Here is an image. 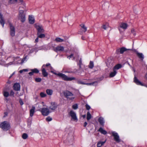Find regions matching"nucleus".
Wrapping results in <instances>:
<instances>
[{
    "instance_id": "nucleus-44",
    "label": "nucleus",
    "mask_w": 147,
    "mask_h": 147,
    "mask_svg": "<svg viewBox=\"0 0 147 147\" xmlns=\"http://www.w3.org/2000/svg\"><path fill=\"white\" fill-rule=\"evenodd\" d=\"M72 108L74 109H76L78 108V106L77 104H75L72 106Z\"/></svg>"
},
{
    "instance_id": "nucleus-47",
    "label": "nucleus",
    "mask_w": 147,
    "mask_h": 147,
    "mask_svg": "<svg viewBox=\"0 0 147 147\" xmlns=\"http://www.w3.org/2000/svg\"><path fill=\"white\" fill-rule=\"evenodd\" d=\"M46 120L47 121H50L52 120V118L50 117H48L46 118Z\"/></svg>"
},
{
    "instance_id": "nucleus-48",
    "label": "nucleus",
    "mask_w": 147,
    "mask_h": 147,
    "mask_svg": "<svg viewBox=\"0 0 147 147\" xmlns=\"http://www.w3.org/2000/svg\"><path fill=\"white\" fill-rule=\"evenodd\" d=\"M35 80L37 82H40L41 81V79L40 78H36L35 79Z\"/></svg>"
},
{
    "instance_id": "nucleus-13",
    "label": "nucleus",
    "mask_w": 147,
    "mask_h": 147,
    "mask_svg": "<svg viewBox=\"0 0 147 147\" xmlns=\"http://www.w3.org/2000/svg\"><path fill=\"white\" fill-rule=\"evenodd\" d=\"M80 26L82 28L81 30H82L81 32L79 31V33L80 34H82L83 32H85L87 30V27L85 26V25L83 24H81L80 25Z\"/></svg>"
},
{
    "instance_id": "nucleus-25",
    "label": "nucleus",
    "mask_w": 147,
    "mask_h": 147,
    "mask_svg": "<svg viewBox=\"0 0 147 147\" xmlns=\"http://www.w3.org/2000/svg\"><path fill=\"white\" fill-rule=\"evenodd\" d=\"M122 67V65L120 64H118L115 65L113 68L115 70H117L121 68Z\"/></svg>"
},
{
    "instance_id": "nucleus-33",
    "label": "nucleus",
    "mask_w": 147,
    "mask_h": 147,
    "mask_svg": "<svg viewBox=\"0 0 147 147\" xmlns=\"http://www.w3.org/2000/svg\"><path fill=\"white\" fill-rule=\"evenodd\" d=\"M67 58L69 59H70L71 58H72L73 60H74L76 58L74 56V55L73 54H71L69 56H67Z\"/></svg>"
},
{
    "instance_id": "nucleus-60",
    "label": "nucleus",
    "mask_w": 147,
    "mask_h": 147,
    "mask_svg": "<svg viewBox=\"0 0 147 147\" xmlns=\"http://www.w3.org/2000/svg\"><path fill=\"white\" fill-rule=\"evenodd\" d=\"M86 115H83L82 116V117L84 118H85L86 117Z\"/></svg>"
},
{
    "instance_id": "nucleus-43",
    "label": "nucleus",
    "mask_w": 147,
    "mask_h": 147,
    "mask_svg": "<svg viewBox=\"0 0 147 147\" xmlns=\"http://www.w3.org/2000/svg\"><path fill=\"white\" fill-rule=\"evenodd\" d=\"M45 66L46 67H49V69L50 70H52L53 69V67L51 66V64L49 63H47L45 65Z\"/></svg>"
},
{
    "instance_id": "nucleus-35",
    "label": "nucleus",
    "mask_w": 147,
    "mask_h": 147,
    "mask_svg": "<svg viewBox=\"0 0 147 147\" xmlns=\"http://www.w3.org/2000/svg\"><path fill=\"white\" fill-rule=\"evenodd\" d=\"M38 37L40 38H42L45 37V35L44 34L39 33V34H37Z\"/></svg>"
},
{
    "instance_id": "nucleus-14",
    "label": "nucleus",
    "mask_w": 147,
    "mask_h": 147,
    "mask_svg": "<svg viewBox=\"0 0 147 147\" xmlns=\"http://www.w3.org/2000/svg\"><path fill=\"white\" fill-rule=\"evenodd\" d=\"M127 50V49L126 48L123 47L121 48L120 49H117L116 53L117 54H119V52H120L121 54H123L125 51Z\"/></svg>"
},
{
    "instance_id": "nucleus-28",
    "label": "nucleus",
    "mask_w": 147,
    "mask_h": 147,
    "mask_svg": "<svg viewBox=\"0 0 147 147\" xmlns=\"http://www.w3.org/2000/svg\"><path fill=\"white\" fill-rule=\"evenodd\" d=\"M47 94L49 96H51L53 93L52 90L51 89H47L46 90Z\"/></svg>"
},
{
    "instance_id": "nucleus-55",
    "label": "nucleus",
    "mask_w": 147,
    "mask_h": 147,
    "mask_svg": "<svg viewBox=\"0 0 147 147\" xmlns=\"http://www.w3.org/2000/svg\"><path fill=\"white\" fill-rule=\"evenodd\" d=\"M38 37L35 40V42H38Z\"/></svg>"
},
{
    "instance_id": "nucleus-63",
    "label": "nucleus",
    "mask_w": 147,
    "mask_h": 147,
    "mask_svg": "<svg viewBox=\"0 0 147 147\" xmlns=\"http://www.w3.org/2000/svg\"><path fill=\"white\" fill-rule=\"evenodd\" d=\"M41 49H42L41 47H40L39 48V50H41Z\"/></svg>"
},
{
    "instance_id": "nucleus-56",
    "label": "nucleus",
    "mask_w": 147,
    "mask_h": 147,
    "mask_svg": "<svg viewBox=\"0 0 147 147\" xmlns=\"http://www.w3.org/2000/svg\"><path fill=\"white\" fill-rule=\"evenodd\" d=\"M73 139L72 138L71 140H70V143L69 144V145L73 143Z\"/></svg>"
},
{
    "instance_id": "nucleus-31",
    "label": "nucleus",
    "mask_w": 147,
    "mask_h": 147,
    "mask_svg": "<svg viewBox=\"0 0 147 147\" xmlns=\"http://www.w3.org/2000/svg\"><path fill=\"white\" fill-rule=\"evenodd\" d=\"M55 40L57 42H61L64 41V40L59 37H57L55 39Z\"/></svg>"
},
{
    "instance_id": "nucleus-4",
    "label": "nucleus",
    "mask_w": 147,
    "mask_h": 147,
    "mask_svg": "<svg viewBox=\"0 0 147 147\" xmlns=\"http://www.w3.org/2000/svg\"><path fill=\"white\" fill-rule=\"evenodd\" d=\"M27 10H20L19 11V14L18 15V18L22 22H24L26 20V17L24 12H26Z\"/></svg>"
},
{
    "instance_id": "nucleus-1",
    "label": "nucleus",
    "mask_w": 147,
    "mask_h": 147,
    "mask_svg": "<svg viewBox=\"0 0 147 147\" xmlns=\"http://www.w3.org/2000/svg\"><path fill=\"white\" fill-rule=\"evenodd\" d=\"M51 72L54 74L56 75L59 77H61L63 80L65 81H71L76 79V78L75 77H69L61 73L57 74L56 73L54 72L53 71H51Z\"/></svg>"
},
{
    "instance_id": "nucleus-5",
    "label": "nucleus",
    "mask_w": 147,
    "mask_h": 147,
    "mask_svg": "<svg viewBox=\"0 0 147 147\" xmlns=\"http://www.w3.org/2000/svg\"><path fill=\"white\" fill-rule=\"evenodd\" d=\"M112 136L113 137L114 140L116 142L119 143L121 141L119 136L118 134L115 131H113L111 132Z\"/></svg>"
},
{
    "instance_id": "nucleus-59",
    "label": "nucleus",
    "mask_w": 147,
    "mask_h": 147,
    "mask_svg": "<svg viewBox=\"0 0 147 147\" xmlns=\"http://www.w3.org/2000/svg\"><path fill=\"white\" fill-rule=\"evenodd\" d=\"M5 115L4 116L5 117L7 116V112H5Z\"/></svg>"
},
{
    "instance_id": "nucleus-64",
    "label": "nucleus",
    "mask_w": 147,
    "mask_h": 147,
    "mask_svg": "<svg viewBox=\"0 0 147 147\" xmlns=\"http://www.w3.org/2000/svg\"><path fill=\"white\" fill-rule=\"evenodd\" d=\"M13 74H14V73H13V74H12V75H11V76L10 77H11V76H12V75Z\"/></svg>"
},
{
    "instance_id": "nucleus-39",
    "label": "nucleus",
    "mask_w": 147,
    "mask_h": 147,
    "mask_svg": "<svg viewBox=\"0 0 147 147\" xmlns=\"http://www.w3.org/2000/svg\"><path fill=\"white\" fill-rule=\"evenodd\" d=\"M31 71H33V73H38L39 72V70L36 68L31 69Z\"/></svg>"
},
{
    "instance_id": "nucleus-46",
    "label": "nucleus",
    "mask_w": 147,
    "mask_h": 147,
    "mask_svg": "<svg viewBox=\"0 0 147 147\" xmlns=\"http://www.w3.org/2000/svg\"><path fill=\"white\" fill-rule=\"evenodd\" d=\"M14 92L13 90H11L10 92V93L9 94V96H14Z\"/></svg>"
},
{
    "instance_id": "nucleus-23",
    "label": "nucleus",
    "mask_w": 147,
    "mask_h": 147,
    "mask_svg": "<svg viewBox=\"0 0 147 147\" xmlns=\"http://www.w3.org/2000/svg\"><path fill=\"white\" fill-rule=\"evenodd\" d=\"M98 121L101 125L103 126L104 125L105 121L103 117H100L98 119Z\"/></svg>"
},
{
    "instance_id": "nucleus-62",
    "label": "nucleus",
    "mask_w": 147,
    "mask_h": 147,
    "mask_svg": "<svg viewBox=\"0 0 147 147\" xmlns=\"http://www.w3.org/2000/svg\"><path fill=\"white\" fill-rule=\"evenodd\" d=\"M145 77H146V78L147 80V73L146 74V75H145Z\"/></svg>"
},
{
    "instance_id": "nucleus-26",
    "label": "nucleus",
    "mask_w": 147,
    "mask_h": 147,
    "mask_svg": "<svg viewBox=\"0 0 147 147\" xmlns=\"http://www.w3.org/2000/svg\"><path fill=\"white\" fill-rule=\"evenodd\" d=\"M98 131L100 132L101 134L104 135H105L107 134V131L106 130H104L101 127L99 128L98 130Z\"/></svg>"
},
{
    "instance_id": "nucleus-6",
    "label": "nucleus",
    "mask_w": 147,
    "mask_h": 147,
    "mask_svg": "<svg viewBox=\"0 0 147 147\" xmlns=\"http://www.w3.org/2000/svg\"><path fill=\"white\" fill-rule=\"evenodd\" d=\"M40 111H41L42 114L44 116L48 115L50 113L49 109L47 108H43L40 109Z\"/></svg>"
},
{
    "instance_id": "nucleus-57",
    "label": "nucleus",
    "mask_w": 147,
    "mask_h": 147,
    "mask_svg": "<svg viewBox=\"0 0 147 147\" xmlns=\"http://www.w3.org/2000/svg\"><path fill=\"white\" fill-rule=\"evenodd\" d=\"M87 124V123L86 122H85L84 123V127H86Z\"/></svg>"
},
{
    "instance_id": "nucleus-2",
    "label": "nucleus",
    "mask_w": 147,
    "mask_h": 147,
    "mask_svg": "<svg viewBox=\"0 0 147 147\" xmlns=\"http://www.w3.org/2000/svg\"><path fill=\"white\" fill-rule=\"evenodd\" d=\"M63 94L68 100H73L75 98V96L74 94L69 91L66 90L63 92Z\"/></svg>"
},
{
    "instance_id": "nucleus-20",
    "label": "nucleus",
    "mask_w": 147,
    "mask_h": 147,
    "mask_svg": "<svg viewBox=\"0 0 147 147\" xmlns=\"http://www.w3.org/2000/svg\"><path fill=\"white\" fill-rule=\"evenodd\" d=\"M35 107L34 106L32 107V108L30 109V115L31 117L33 116L34 115V113H35Z\"/></svg>"
},
{
    "instance_id": "nucleus-16",
    "label": "nucleus",
    "mask_w": 147,
    "mask_h": 147,
    "mask_svg": "<svg viewBox=\"0 0 147 147\" xmlns=\"http://www.w3.org/2000/svg\"><path fill=\"white\" fill-rule=\"evenodd\" d=\"M28 20L29 23L31 24H33L35 22L34 17L32 15L29 16Z\"/></svg>"
},
{
    "instance_id": "nucleus-3",
    "label": "nucleus",
    "mask_w": 147,
    "mask_h": 147,
    "mask_svg": "<svg viewBox=\"0 0 147 147\" xmlns=\"http://www.w3.org/2000/svg\"><path fill=\"white\" fill-rule=\"evenodd\" d=\"M0 127L4 131H7L10 128V125L7 121H4L1 122L0 125Z\"/></svg>"
},
{
    "instance_id": "nucleus-36",
    "label": "nucleus",
    "mask_w": 147,
    "mask_h": 147,
    "mask_svg": "<svg viewBox=\"0 0 147 147\" xmlns=\"http://www.w3.org/2000/svg\"><path fill=\"white\" fill-rule=\"evenodd\" d=\"M18 1V0H9L8 1L9 3L11 4H14Z\"/></svg>"
},
{
    "instance_id": "nucleus-42",
    "label": "nucleus",
    "mask_w": 147,
    "mask_h": 147,
    "mask_svg": "<svg viewBox=\"0 0 147 147\" xmlns=\"http://www.w3.org/2000/svg\"><path fill=\"white\" fill-rule=\"evenodd\" d=\"M26 7L24 5H23L20 6L19 7V10H27L26 8Z\"/></svg>"
},
{
    "instance_id": "nucleus-17",
    "label": "nucleus",
    "mask_w": 147,
    "mask_h": 147,
    "mask_svg": "<svg viewBox=\"0 0 147 147\" xmlns=\"http://www.w3.org/2000/svg\"><path fill=\"white\" fill-rule=\"evenodd\" d=\"M3 94L4 96L6 98L8 97L9 96V92L5 88L3 90Z\"/></svg>"
},
{
    "instance_id": "nucleus-45",
    "label": "nucleus",
    "mask_w": 147,
    "mask_h": 147,
    "mask_svg": "<svg viewBox=\"0 0 147 147\" xmlns=\"http://www.w3.org/2000/svg\"><path fill=\"white\" fill-rule=\"evenodd\" d=\"M28 71V70L27 69H24L22 70H21L20 71V73H22L23 72H27Z\"/></svg>"
},
{
    "instance_id": "nucleus-9",
    "label": "nucleus",
    "mask_w": 147,
    "mask_h": 147,
    "mask_svg": "<svg viewBox=\"0 0 147 147\" xmlns=\"http://www.w3.org/2000/svg\"><path fill=\"white\" fill-rule=\"evenodd\" d=\"M9 25L10 29V35L12 36H15V28L11 23H9Z\"/></svg>"
},
{
    "instance_id": "nucleus-32",
    "label": "nucleus",
    "mask_w": 147,
    "mask_h": 147,
    "mask_svg": "<svg viewBox=\"0 0 147 147\" xmlns=\"http://www.w3.org/2000/svg\"><path fill=\"white\" fill-rule=\"evenodd\" d=\"M102 27L105 30H106L109 27V25L108 23H106L105 24L103 25Z\"/></svg>"
},
{
    "instance_id": "nucleus-37",
    "label": "nucleus",
    "mask_w": 147,
    "mask_h": 147,
    "mask_svg": "<svg viewBox=\"0 0 147 147\" xmlns=\"http://www.w3.org/2000/svg\"><path fill=\"white\" fill-rule=\"evenodd\" d=\"M94 65L93 62L90 61L89 65V67L90 69H92L94 67Z\"/></svg>"
},
{
    "instance_id": "nucleus-49",
    "label": "nucleus",
    "mask_w": 147,
    "mask_h": 147,
    "mask_svg": "<svg viewBox=\"0 0 147 147\" xmlns=\"http://www.w3.org/2000/svg\"><path fill=\"white\" fill-rule=\"evenodd\" d=\"M82 60H81V59H80V60L78 64V65H79V67L80 68H81V65H82Z\"/></svg>"
},
{
    "instance_id": "nucleus-21",
    "label": "nucleus",
    "mask_w": 147,
    "mask_h": 147,
    "mask_svg": "<svg viewBox=\"0 0 147 147\" xmlns=\"http://www.w3.org/2000/svg\"><path fill=\"white\" fill-rule=\"evenodd\" d=\"M0 23L2 25L3 28L5 22L3 19V15L1 13H0Z\"/></svg>"
},
{
    "instance_id": "nucleus-12",
    "label": "nucleus",
    "mask_w": 147,
    "mask_h": 147,
    "mask_svg": "<svg viewBox=\"0 0 147 147\" xmlns=\"http://www.w3.org/2000/svg\"><path fill=\"white\" fill-rule=\"evenodd\" d=\"M57 105L55 102H51L49 108L51 110L54 111L57 108Z\"/></svg>"
},
{
    "instance_id": "nucleus-18",
    "label": "nucleus",
    "mask_w": 147,
    "mask_h": 147,
    "mask_svg": "<svg viewBox=\"0 0 147 147\" xmlns=\"http://www.w3.org/2000/svg\"><path fill=\"white\" fill-rule=\"evenodd\" d=\"M64 50V47L63 46H57L55 49L54 51L57 52L58 51H62Z\"/></svg>"
},
{
    "instance_id": "nucleus-15",
    "label": "nucleus",
    "mask_w": 147,
    "mask_h": 147,
    "mask_svg": "<svg viewBox=\"0 0 147 147\" xmlns=\"http://www.w3.org/2000/svg\"><path fill=\"white\" fill-rule=\"evenodd\" d=\"M45 67V65H43L42 67V74L44 77H47L48 75V73L46 72L45 69L44 68Z\"/></svg>"
},
{
    "instance_id": "nucleus-53",
    "label": "nucleus",
    "mask_w": 147,
    "mask_h": 147,
    "mask_svg": "<svg viewBox=\"0 0 147 147\" xmlns=\"http://www.w3.org/2000/svg\"><path fill=\"white\" fill-rule=\"evenodd\" d=\"M64 72H65V73H73L74 72L73 71H65Z\"/></svg>"
},
{
    "instance_id": "nucleus-22",
    "label": "nucleus",
    "mask_w": 147,
    "mask_h": 147,
    "mask_svg": "<svg viewBox=\"0 0 147 147\" xmlns=\"http://www.w3.org/2000/svg\"><path fill=\"white\" fill-rule=\"evenodd\" d=\"M117 73V71L113 69V71L110 72L109 74V76L110 77H113L115 76Z\"/></svg>"
},
{
    "instance_id": "nucleus-8",
    "label": "nucleus",
    "mask_w": 147,
    "mask_h": 147,
    "mask_svg": "<svg viewBox=\"0 0 147 147\" xmlns=\"http://www.w3.org/2000/svg\"><path fill=\"white\" fill-rule=\"evenodd\" d=\"M35 28L38 31L37 34L43 33L44 32V30L42 26H39L37 24H35Z\"/></svg>"
},
{
    "instance_id": "nucleus-61",
    "label": "nucleus",
    "mask_w": 147,
    "mask_h": 147,
    "mask_svg": "<svg viewBox=\"0 0 147 147\" xmlns=\"http://www.w3.org/2000/svg\"><path fill=\"white\" fill-rule=\"evenodd\" d=\"M20 1V2L21 3H22L23 2V0H19Z\"/></svg>"
},
{
    "instance_id": "nucleus-54",
    "label": "nucleus",
    "mask_w": 147,
    "mask_h": 147,
    "mask_svg": "<svg viewBox=\"0 0 147 147\" xmlns=\"http://www.w3.org/2000/svg\"><path fill=\"white\" fill-rule=\"evenodd\" d=\"M33 71H31V72L29 73L28 74L30 76H32L33 75Z\"/></svg>"
},
{
    "instance_id": "nucleus-7",
    "label": "nucleus",
    "mask_w": 147,
    "mask_h": 147,
    "mask_svg": "<svg viewBox=\"0 0 147 147\" xmlns=\"http://www.w3.org/2000/svg\"><path fill=\"white\" fill-rule=\"evenodd\" d=\"M69 114L71 117L72 119L74 121L77 122L78 119L76 116V113L73 111H71L69 113Z\"/></svg>"
},
{
    "instance_id": "nucleus-38",
    "label": "nucleus",
    "mask_w": 147,
    "mask_h": 147,
    "mask_svg": "<svg viewBox=\"0 0 147 147\" xmlns=\"http://www.w3.org/2000/svg\"><path fill=\"white\" fill-rule=\"evenodd\" d=\"M28 137V135L26 133H24L22 136V137L24 139H26Z\"/></svg>"
},
{
    "instance_id": "nucleus-27",
    "label": "nucleus",
    "mask_w": 147,
    "mask_h": 147,
    "mask_svg": "<svg viewBox=\"0 0 147 147\" xmlns=\"http://www.w3.org/2000/svg\"><path fill=\"white\" fill-rule=\"evenodd\" d=\"M15 62L16 64L20 63L19 62L21 61V59L19 57H15L14 59Z\"/></svg>"
},
{
    "instance_id": "nucleus-58",
    "label": "nucleus",
    "mask_w": 147,
    "mask_h": 147,
    "mask_svg": "<svg viewBox=\"0 0 147 147\" xmlns=\"http://www.w3.org/2000/svg\"><path fill=\"white\" fill-rule=\"evenodd\" d=\"M13 64V62H10L8 64V65H10Z\"/></svg>"
},
{
    "instance_id": "nucleus-11",
    "label": "nucleus",
    "mask_w": 147,
    "mask_h": 147,
    "mask_svg": "<svg viewBox=\"0 0 147 147\" xmlns=\"http://www.w3.org/2000/svg\"><path fill=\"white\" fill-rule=\"evenodd\" d=\"M13 88V89L16 91H19L20 89V86L19 83H16L14 84Z\"/></svg>"
},
{
    "instance_id": "nucleus-50",
    "label": "nucleus",
    "mask_w": 147,
    "mask_h": 147,
    "mask_svg": "<svg viewBox=\"0 0 147 147\" xmlns=\"http://www.w3.org/2000/svg\"><path fill=\"white\" fill-rule=\"evenodd\" d=\"M131 33L133 34L134 36L136 35V33L135 30L134 29H132L131 31Z\"/></svg>"
},
{
    "instance_id": "nucleus-51",
    "label": "nucleus",
    "mask_w": 147,
    "mask_h": 147,
    "mask_svg": "<svg viewBox=\"0 0 147 147\" xmlns=\"http://www.w3.org/2000/svg\"><path fill=\"white\" fill-rule=\"evenodd\" d=\"M86 109L88 110H89L90 109V106L88 105V104H86Z\"/></svg>"
},
{
    "instance_id": "nucleus-52",
    "label": "nucleus",
    "mask_w": 147,
    "mask_h": 147,
    "mask_svg": "<svg viewBox=\"0 0 147 147\" xmlns=\"http://www.w3.org/2000/svg\"><path fill=\"white\" fill-rule=\"evenodd\" d=\"M19 102L21 105H23L24 103L21 99H20L19 100Z\"/></svg>"
},
{
    "instance_id": "nucleus-19",
    "label": "nucleus",
    "mask_w": 147,
    "mask_h": 147,
    "mask_svg": "<svg viewBox=\"0 0 147 147\" xmlns=\"http://www.w3.org/2000/svg\"><path fill=\"white\" fill-rule=\"evenodd\" d=\"M134 82L137 85L143 86V84L135 76L134 78Z\"/></svg>"
},
{
    "instance_id": "nucleus-34",
    "label": "nucleus",
    "mask_w": 147,
    "mask_h": 147,
    "mask_svg": "<svg viewBox=\"0 0 147 147\" xmlns=\"http://www.w3.org/2000/svg\"><path fill=\"white\" fill-rule=\"evenodd\" d=\"M92 117V116L89 112H88L87 114V119L88 120H89Z\"/></svg>"
},
{
    "instance_id": "nucleus-30",
    "label": "nucleus",
    "mask_w": 147,
    "mask_h": 147,
    "mask_svg": "<svg viewBox=\"0 0 147 147\" xmlns=\"http://www.w3.org/2000/svg\"><path fill=\"white\" fill-rule=\"evenodd\" d=\"M137 55L139 58L141 59L142 60L143 59L144 57V55L142 53L138 52L137 53Z\"/></svg>"
},
{
    "instance_id": "nucleus-41",
    "label": "nucleus",
    "mask_w": 147,
    "mask_h": 147,
    "mask_svg": "<svg viewBox=\"0 0 147 147\" xmlns=\"http://www.w3.org/2000/svg\"><path fill=\"white\" fill-rule=\"evenodd\" d=\"M27 56H26L24 58L22 59L21 61L20 64H22L25 61H26V59L27 58Z\"/></svg>"
},
{
    "instance_id": "nucleus-29",
    "label": "nucleus",
    "mask_w": 147,
    "mask_h": 147,
    "mask_svg": "<svg viewBox=\"0 0 147 147\" xmlns=\"http://www.w3.org/2000/svg\"><path fill=\"white\" fill-rule=\"evenodd\" d=\"M106 140L104 142L99 141L98 142L97 144V147H101L102 146L105 142Z\"/></svg>"
},
{
    "instance_id": "nucleus-40",
    "label": "nucleus",
    "mask_w": 147,
    "mask_h": 147,
    "mask_svg": "<svg viewBox=\"0 0 147 147\" xmlns=\"http://www.w3.org/2000/svg\"><path fill=\"white\" fill-rule=\"evenodd\" d=\"M40 96L42 98H44L47 96L46 94L43 92H41L40 93Z\"/></svg>"
},
{
    "instance_id": "nucleus-24",
    "label": "nucleus",
    "mask_w": 147,
    "mask_h": 147,
    "mask_svg": "<svg viewBox=\"0 0 147 147\" xmlns=\"http://www.w3.org/2000/svg\"><path fill=\"white\" fill-rule=\"evenodd\" d=\"M120 27L124 29H126L127 28L128 25L127 24L123 23L120 24Z\"/></svg>"
},
{
    "instance_id": "nucleus-10",
    "label": "nucleus",
    "mask_w": 147,
    "mask_h": 147,
    "mask_svg": "<svg viewBox=\"0 0 147 147\" xmlns=\"http://www.w3.org/2000/svg\"><path fill=\"white\" fill-rule=\"evenodd\" d=\"M77 83L78 84H86L88 85H94V84H97V82H94L90 83H86L81 80H78L77 81Z\"/></svg>"
}]
</instances>
